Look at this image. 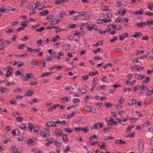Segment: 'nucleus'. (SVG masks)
Returning a JSON list of instances; mask_svg holds the SVG:
<instances>
[{
    "label": "nucleus",
    "instance_id": "obj_1",
    "mask_svg": "<svg viewBox=\"0 0 153 153\" xmlns=\"http://www.w3.org/2000/svg\"><path fill=\"white\" fill-rule=\"evenodd\" d=\"M84 109L86 111L88 112H91L95 113L96 112V109L92 106H85Z\"/></svg>",
    "mask_w": 153,
    "mask_h": 153
},
{
    "label": "nucleus",
    "instance_id": "obj_2",
    "mask_svg": "<svg viewBox=\"0 0 153 153\" xmlns=\"http://www.w3.org/2000/svg\"><path fill=\"white\" fill-rule=\"evenodd\" d=\"M61 21V19L57 18V16H54L51 19L50 22L51 25H55L58 23L59 22H60Z\"/></svg>",
    "mask_w": 153,
    "mask_h": 153
},
{
    "label": "nucleus",
    "instance_id": "obj_3",
    "mask_svg": "<svg viewBox=\"0 0 153 153\" xmlns=\"http://www.w3.org/2000/svg\"><path fill=\"white\" fill-rule=\"evenodd\" d=\"M36 5L33 3H30L28 4L27 8L29 10H35L36 9Z\"/></svg>",
    "mask_w": 153,
    "mask_h": 153
},
{
    "label": "nucleus",
    "instance_id": "obj_4",
    "mask_svg": "<svg viewBox=\"0 0 153 153\" xmlns=\"http://www.w3.org/2000/svg\"><path fill=\"white\" fill-rule=\"evenodd\" d=\"M103 18V23H107L110 22L111 20V19L107 14L104 15Z\"/></svg>",
    "mask_w": 153,
    "mask_h": 153
},
{
    "label": "nucleus",
    "instance_id": "obj_5",
    "mask_svg": "<svg viewBox=\"0 0 153 153\" xmlns=\"http://www.w3.org/2000/svg\"><path fill=\"white\" fill-rule=\"evenodd\" d=\"M42 133L44 137H45L46 136H48L50 135L49 131L47 128L43 130Z\"/></svg>",
    "mask_w": 153,
    "mask_h": 153
},
{
    "label": "nucleus",
    "instance_id": "obj_6",
    "mask_svg": "<svg viewBox=\"0 0 153 153\" xmlns=\"http://www.w3.org/2000/svg\"><path fill=\"white\" fill-rule=\"evenodd\" d=\"M126 9L124 8H121L118 12V13L121 16H123L126 13Z\"/></svg>",
    "mask_w": 153,
    "mask_h": 153
},
{
    "label": "nucleus",
    "instance_id": "obj_7",
    "mask_svg": "<svg viewBox=\"0 0 153 153\" xmlns=\"http://www.w3.org/2000/svg\"><path fill=\"white\" fill-rule=\"evenodd\" d=\"M48 142L45 144V146L48 147L51 144L53 143L54 141V138H51L50 139H47Z\"/></svg>",
    "mask_w": 153,
    "mask_h": 153
},
{
    "label": "nucleus",
    "instance_id": "obj_8",
    "mask_svg": "<svg viewBox=\"0 0 153 153\" xmlns=\"http://www.w3.org/2000/svg\"><path fill=\"white\" fill-rule=\"evenodd\" d=\"M46 125L47 127H50L51 126H56V123L53 121L50 122H48L46 124Z\"/></svg>",
    "mask_w": 153,
    "mask_h": 153
},
{
    "label": "nucleus",
    "instance_id": "obj_9",
    "mask_svg": "<svg viewBox=\"0 0 153 153\" xmlns=\"http://www.w3.org/2000/svg\"><path fill=\"white\" fill-rule=\"evenodd\" d=\"M58 130L59 129L58 128H57L55 130L54 132L55 135L57 137H59V136L62 135L63 134L62 130Z\"/></svg>",
    "mask_w": 153,
    "mask_h": 153
},
{
    "label": "nucleus",
    "instance_id": "obj_10",
    "mask_svg": "<svg viewBox=\"0 0 153 153\" xmlns=\"http://www.w3.org/2000/svg\"><path fill=\"white\" fill-rule=\"evenodd\" d=\"M36 7L37 6L38 9L41 10L44 8V5L42 4H40V2L37 1L36 3Z\"/></svg>",
    "mask_w": 153,
    "mask_h": 153
},
{
    "label": "nucleus",
    "instance_id": "obj_11",
    "mask_svg": "<svg viewBox=\"0 0 153 153\" xmlns=\"http://www.w3.org/2000/svg\"><path fill=\"white\" fill-rule=\"evenodd\" d=\"M128 33H123L121 35L119 36V39L120 40H123L124 39L128 36Z\"/></svg>",
    "mask_w": 153,
    "mask_h": 153
},
{
    "label": "nucleus",
    "instance_id": "obj_12",
    "mask_svg": "<svg viewBox=\"0 0 153 153\" xmlns=\"http://www.w3.org/2000/svg\"><path fill=\"white\" fill-rule=\"evenodd\" d=\"M27 49L28 50V51L30 52H37L40 51V49L38 48V49H31L29 47H27Z\"/></svg>",
    "mask_w": 153,
    "mask_h": 153
},
{
    "label": "nucleus",
    "instance_id": "obj_13",
    "mask_svg": "<svg viewBox=\"0 0 153 153\" xmlns=\"http://www.w3.org/2000/svg\"><path fill=\"white\" fill-rule=\"evenodd\" d=\"M60 141H61L59 138H58L56 139L55 141L56 145L57 146H61L62 144V143L61 142H59Z\"/></svg>",
    "mask_w": 153,
    "mask_h": 153
},
{
    "label": "nucleus",
    "instance_id": "obj_14",
    "mask_svg": "<svg viewBox=\"0 0 153 153\" xmlns=\"http://www.w3.org/2000/svg\"><path fill=\"white\" fill-rule=\"evenodd\" d=\"M136 78L139 80H141L145 78L146 76L140 75L139 74H137L135 76Z\"/></svg>",
    "mask_w": 153,
    "mask_h": 153
},
{
    "label": "nucleus",
    "instance_id": "obj_15",
    "mask_svg": "<svg viewBox=\"0 0 153 153\" xmlns=\"http://www.w3.org/2000/svg\"><path fill=\"white\" fill-rule=\"evenodd\" d=\"M34 140L32 139H30L28 140H27V143L28 145L30 146H33L34 145Z\"/></svg>",
    "mask_w": 153,
    "mask_h": 153
},
{
    "label": "nucleus",
    "instance_id": "obj_16",
    "mask_svg": "<svg viewBox=\"0 0 153 153\" xmlns=\"http://www.w3.org/2000/svg\"><path fill=\"white\" fill-rule=\"evenodd\" d=\"M49 13V12L48 10H44L42 11L39 13V16H44L46 14Z\"/></svg>",
    "mask_w": 153,
    "mask_h": 153
},
{
    "label": "nucleus",
    "instance_id": "obj_17",
    "mask_svg": "<svg viewBox=\"0 0 153 153\" xmlns=\"http://www.w3.org/2000/svg\"><path fill=\"white\" fill-rule=\"evenodd\" d=\"M115 143L118 144H124L126 143V142L123 141L122 140H114Z\"/></svg>",
    "mask_w": 153,
    "mask_h": 153
},
{
    "label": "nucleus",
    "instance_id": "obj_18",
    "mask_svg": "<svg viewBox=\"0 0 153 153\" xmlns=\"http://www.w3.org/2000/svg\"><path fill=\"white\" fill-rule=\"evenodd\" d=\"M56 122L57 124H59L60 123L62 125H65V124H66V125H68L69 124L68 122H67L66 123L64 120H63L62 121H60L59 120H57L56 121Z\"/></svg>",
    "mask_w": 153,
    "mask_h": 153
},
{
    "label": "nucleus",
    "instance_id": "obj_19",
    "mask_svg": "<svg viewBox=\"0 0 153 153\" xmlns=\"http://www.w3.org/2000/svg\"><path fill=\"white\" fill-rule=\"evenodd\" d=\"M70 48V45L69 44H65L62 46V49L65 50H69Z\"/></svg>",
    "mask_w": 153,
    "mask_h": 153
},
{
    "label": "nucleus",
    "instance_id": "obj_20",
    "mask_svg": "<svg viewBox=\"0 0 153 153\" xmlns=\"http://www.w3.org/2000/svg\"><path fill=\"white\" fill-rule=\"evenodd\" d=\"M0 91L1 93L8 92H9V89L4 87H1L0 88Z\"/></svg>",
    "mask_w": 153,
    "mask_h": 153
},
{
    "label": "nucleus",
    "instance_id": "obj_21",
    "mask_svg": "<svg viewBox=\"0 0 153 153\" xmlns=\"http://www.w3.org/2000/svg\"><path fill=\"white\" fill-rule=\"evenodd\" d=\"M143 10L142 9H140V10H137L136 11H134V14L141 15L142 14Z\"/></svg>",
    "mask_w": 153,
    "mask_h": 153
},
{
    "label": "nucleus",
    "instance_id": "obj_22",
    "mask_svg": "<svg viewBox=\"0 0 153 153\" xmlns=\"http://www.w3.org/2000/svg\"><path fill=\"white\" fill-rule=\"evenodd\" d=\"M143 143L142 142H140L138 145L139 150H141L143 149Z\"/></svg>",
    "mask_w": 153,
    "mask_h": 153
},
{
    "label": "nucleus",
    "instance_id": "obj_23",
    "mask_svg": "<svg viewBox=\"0 0 153 153\" xmlns=\"http://www.w3.org/2000/svg\"><path fill=\"white\" fill-rule=\"evenodd\" d=\"M146 25V24L145 23L143 22H140L138 23L137 24V26L139 28H141L143 27H144Z\"/></svg>",
    "mask_w": 153,
    "mask_h": 153
},
{
    "label": "nucleus",
    "instance_id": "obj_24",
    "mask_svg": "<svg viewBox=\"0 0 153 153\" xmlns=\"http://www.w3.org/2000/svg\"><path fill=\"white\" fill-rule=\"evenodd\" d=\"M33 127V124L31 123H29L27 126L28 130L29 131H32V129Z\"/></svg>",
    "mask_w": 153,
    "mask_h": 153
},
{
    "label": "nucleus",
    "instance_id": "obj_25",
    "mask_svg": "<svg viewBox=\"0 0 153 153\" xmlns=\"http://www.w3.org/2000/svg\"><path fill=\"white\" fill-rule=\"evenodd\" d=\"M33 130L35 132H38L39 131V132H41V130H39V127L38 126H33Z\"/></svg>",
    "mask_w": 153,
    "mask_h": 153
},
{
    "label": "nucleus",
    "instance_id": "obj_26",
    "mask_svg": "<svg viewBox=\"0 0 153 153\" xmlns=\"http://www.w3.org/2000/svg\"><path fill=\"white\" fill-rule=\"evenodd\" d=\"M98 145L101 149H105V148L104 144L102 142H100Z\"/></svg>",
    "mask_w": 153,
    "mask_h": 153
},
{
    "label": "nucleus",
    "instance_id": "obj_27",
    "mask_svg": "<svg viewBox=\"0 0 153 153\" xmlns=\"http://www.w3.org/2000/svg\"><path fill=\"white\" fill-rule=\"evenodd\" d=\"M71 147L69 146V145H68L66 147V149L64 150V152L65 153H67L68 151H71V152H72L73 151H71V150L70 149Z\"/></svg>",
    "mask_w": 153,
    "mask_h": 153
},
{
    "label": "nucleus",
    "instance_id": "obj_28",
    "mask_svg": "<svg viewBox=\"0 0 153 153\" xmlns=\"http://www.w3.org/2000/svg\"><path fill=\"white\" fill-rule=\"evenodd\" d=\"M10 151L12 152L17 153V148L14 146L11 147L10 148Z\"/></svg>",
    "mask_w": 153,
    "mask_h": 153
},
{
    "label": "nucleus",
    "instance_id": "obj_29",
    "mask_svg": "<svg viewBox=\"0 0 153 153\" xmlns=\"http://www.w3.org/2000/svg\"><path fill=\"white\" fill-rule=\"evenodd\" d=\"M62 137L63 140L65 142H67L68 140V139L67 137V135L66 134H62Z\"/></svg>",
    "mask_w": 153,
    "mask_h": 153
},
{
    "label": "nucleus",
    "instance_id": "obj_30",
    "mask_svg": "<svg viewBox=\"0 0 153 153\" xmlns=\"http://www.w3.org/2000/svg\"><path fill=\"white\" fill-rule=\"evenodd\" d=\"M113 118L111 117V118L107 121L108 125L109 126L111 125L113 123Z\"/></svg>",
    "mask_w": 153,
    "mask_h": 153
},
{
    "label": "nucleus",
    "instance_id": "obj_31",
    "mask_svg": "<svg viewBox=\"0 0 153 153\" xmlns=\"http://www.w3.org/2000/svg\"><path fill=\"white\" fill-rule=\"evenodd\" d=\"M59 106H53L52 107L50 106L48 109V111L53 110L58 107Z\"/></svg>",
    "mask_w": 153,
    "mask_h": 153
},
{
    "label": "nucleus",
    "instance_id": "obj_32",
    "mask_svg": "<svg viewBox=\"0 0 153 153\" xmlns=\"http://www.w3.org/2000/svg\"><path fill=\"white\" fill-rule=\"evenodd\" d=\"M142 35V33H135L133 35V36L136 38H137V36L140 37Z\"/></svg>",
    "mask_w": 153,
    "mask_h": 153
},
{
    "label": "nucleus",
    "instance_id": "obj_33",
    "mask_svg": "<svg viewBox=\"0 0 153 153\" xmlns=\"http://www.w3.org/2000/svg\"><path fill=\"white\" fill-rule=\"evenodd\" d=\"M88 130L89 129L88 126H87L85 128L83 127H81V130L83 131L85 133H86Z\"/></svg>",
    "mask_w": 153,
    "mask_h": 153
},
{
    "label": "nucleus",
    "instance_id": "obj_34",
    "mask_svg": "<svg viewBox=\"0 0 153 153\" xmlns=\"http://www.w3.org/2000/svg\"><path fill=\"white\" fill-rule=\"evenodd\" d=\"M123 19H122L120 17H118L115 20V22H123L122 21Z\"/></svg>",
    "mask_w": 153,
    "mask_h": 153
},
{
    "label": "nucleus",
    "instance_id": "obj_35",
    "mask_svg": "<svg viewBox=\"0 0 153 153\" xmlns=\"http://www.w3.org/2000/svg\"><path fill=\"white\" fill-rule=\"evenodd\" d=\"M26 76L28 79H31L33 77V75L32 74L27 73Z\"/></svg>",
    "mask_w": 153,
    "mask_h": 153
},
{
    "label": "nucleus",
    "instance_id": "obj_36",
    "mask_svg": "<svg viewBox=\"0 0 153 153\" xmlns=\"http://www.w3.org/2000/svg\"><path fill=\"white\" fill-rule=\"evenodd\" d=\"M45 29V27H40L39 28H37L36 29V31L41 32H42Z\"/></svg>",
    "mask_w": 153,
    "mask_h": 153
},
{
    "label": "nucleus",
    "instance_id": "obj_37",
    "mask_svg": "<svg viewBox=\"0 0 153 153\" xmlns=\"http://www.w3.org/2000/svg\"><path fill=\"white\" fill-rule=\"evenodd\" d=\"M59 15L60 18L61 19H63L64 17V15H65V13L64 11L59 12Z\"/></svg>",
    "mask_w": 153,
    "mask_h": 153
},
{
    "label": "nucleus",
    "instance_id": "obj_38",
    "mask_svg": "<svg viewBox=\"0 0 153 153\" xmlns=\"http://www.w3.org/2000/svg\"><path fill=\"white\" fill-rule=\"evenodd\" d=\"M135 134V132H133L132 133H129L128 135H127V136L126 137H134Z\"/></svg>",
    "mask_w": 153,
    "mask_h": 153
},
{
    "label": "nucleus",
    "instance_id": "obj_39",
    "mask_svg": "<svg viewBox=\"0 0 153 153\" xmlns=\"http://www.w3.org/2000/svg\"><path fill=\"white\" fill-rule=\"evenodd\" d=\"M150 101L149 99L147 98H146L144 100V104L145 105H149V104Z\"/></svg>",
    "mask_w": 153,
    "mask_h": 153
},
{
    "label": "nucleus",
    "instance_id": "obj_40",
    "mask_svg": "<svg viewBox=\"0 0 153 153\" xmlns=\"http://www.w3.org/2000/svg\"><path fill=\"white\" fill-rule=\"evenodd\" d=\"M19 22V20L18 19H16L14 22H11L10 24L11 25H16Z\"/></svg>",
    "mask_w": 153,
    "mask_h": 153
},
{
    "label": "nucleus",
    "instance_id": "obj_41",
    "mask_svg": "<svg viewBox=\"0 0 153 153\" xmlns=\"http://www.w3.org/2000/svg\"><path fill=\"white\" fill-rule=\"evenodd\" d=\"M16 131H17L19 133V131L16 129L14 130L11 131L12 134L14 135V136H16V135H18V134H17Z\"/></svg>",
    "mask_w": 153,
    "mask_h": 153
},
{
    "label": "nucleus",
    "instance_id": "obj_42",
    "mask_svg": "<svg viewBox=\"0 0 153 153\" xmlns=\"http://www.w3.org/2000/svg\"><path fill=\"white\" fill-rule=\"evenodd\" d=\"M145 78H146V79L143 80V83H147L149 80L150 79L149 77H147L146 76Z\"/></svg>",
    "mask_w": 153,
    "mask_h": 153
},
{
    "label": "nucleus",
    "instance_id": "obj_43",
    "mask_svg": "<svg viewBox=\"0 0 153 153\" xmlns=\"http://www.w3.org/2000/svg\"><path fill=\"white\" fill-rule=\"evenodd\" d=\"M23 147H20L18 148H17V153H19L21 152L23 150Z\"/></svg>",
    "mask_w": 153,
    "mask_h": 153
},
{
    "label": "nucleus",
    "instance_id": "obj_44",
    "mask_svg": "<svg viewBox=\"0 0 153 153\" xmlns=\"http://www.w3.org/2000/svg\"><path fill=\"white\" fill-rule=\"evenodd\" d=\"M147 7L150 10H153V4H149L147 5Z\"/></svg>",
    "mask_w": 153,
    "mask_h": 153
},
{
    "label": "nucleus",
    "instance_id": "obj_45",
    "mask_svg": "<svg viewBox=\"0 0 153 153\" xmlns=\"http://www.w3.org/2000/svg\"><path fill=\"white\" fill-rule=\"evenodd\" d=\"M31 64L33 65H37L36 60L34 59H33L31 61Z\"/></svg>",
    "mask_w": 153,
    "mask_h": 153
},
{
    "label": "nucleus",
    "instance_id": "obj_46",
    "mask_svg": "<svg viewBox=\"0 0 153 153\" xmlns=\"http://www.w3.org/2000/svg\"><path fill=\"white\" fill-rule=\"evenodd\" d=\"M97 22L98 23L102 24L103 22V19H99L96 20Z\"/></svg>",
    "mask_w": 153,
    "mask_h": 153
},
{
    "label": "nucleus",
    "instance_id": "obj_47",
    "mask_svg": "<svg viewBox=\"0 0 153 153\" xmlns=\"http://www.w3.org/2000/svg\"><path fill=\"white\" fill-rule=\"evenodd\" d=\"M114 137H112L111 135L109 137H108L107 138L106 137H104V140H108V139H111V140H114Z\"/></svg>",
    "mask_w": 153,
    "mask_h": 153
},
{
    "label": "nucleus",
    "instance_id": "obj_48",
    "mask_svg": "<svg viewBox=\"0 0 153 153\" xmlns=\"http://www.w3.org/2000/svg\"><path fill=\"white\" fill-rule=\"evenodd\" d=\"M153 93V89L147 92L146 95V96H150Z\"/></svg>",
    "mask_w": 153,
    "mask_h": 153
},
{
    "label": "nucleus",
    "instance_id": "obj_49",
    "mask_svg": "<svg viewBox=\"0 0 153 153\" xmlns=\"http://www.w3.org/2000/svg\"><path fill=\"white\" fill-rule=\"evenodd\" d=\"M33 151L35 153H41V151L37 148H34Z\"/></svg>",
    "mask_w": 153,
    "mask_h": 153
},
{
    "label": "nucleus",
    "instance_id": "obj_50",
    "mask_svg": "<svg viewBox=\"0 0 153 153\" xmlns=\"http://www.w3.org/2000/svg\"><path fill=\"white\" fill-rule=\"evenodd\" d=\"M133 68H134L137 71H140V67L138 65H134L133 66Z\"/></svg>",
    "mask_w": 153,
    "mask_h": 153
},
{
    "label": "nucleus",
    "instance_id": "obj_51",
    "mask_svg": "<svg viewBox=\"0 0 153 153\" xmlns=\"http://www.w3.org/2000/svg\"><path fill=\"white\" fill-rule=\"evenodd\" d=\"M72 34L74 35L78 36V35L81 34V33H79L78 31H73V32L72 33Z\"/></svg>",
    "mask_w": 153,
    "mask_h": 153
},
{
    "label": "nucleus",
    "instance_id": "obj_52",
    "mask_svg": "<svg viewBox=\"0 0 153 153\" xmlns=\"http://www.w3.org/2000/svg\"><path fill=\"white\" fill-rule=\"evenodd\" d=\"M129 119H131L132 123H134L137 120V117H134L133 118H129Z\"/></svg>",
    "mask_w": 153,
    "mask_h": 153
},
{
    "label": "nucleus",
    "instance_id": "obj_53",
    "mask_svg": "<svg viewBox=\"0 0 153 153\" xmlns=\"http://www.w3.org/2000/svg\"><path fill=\"white\" fill-rule=\"evenodd\" d=\"M109 33H110L111 35H114V34L115 33V30H112L111 29H110L109 30Z\"/></svg>",
    "mask_w": 153,
    "mask_h": 153
},
{
    "label": "nucleus",
    "instance_id": "obj_54",
    "mask_svg": "<svg viewBox=\"0 0 153 153\" xmlns=\"http://www.w3.org/2000/svg\"><path fill=\"white\" fill-rule=\"evenodd\" d=\"M140 89L142 90L143 89L146 90H148V88H147L146 86L145 85H142V87L140 88Z\"/></svg>",
    "mask_w": 153,
    "mask_h": 153
},
{
    "label": "nucleus",
    "instance_id": "obj_55",
    "mask_svg": "<svg viewBox=\"0 0 153 153\" xmlns=\"http://www.w3.org/2000/svg\"><path fill=\"white\" fill-rule=\"evenodd\" d=\"M109 8L108 6H104L102 7V10L104 11L108 10Z\"/></svg>",
    "mask_w": 153,
    "mask_h": 153
},
{
    "label": "nucleus",
    "instance_id": "obj_56",
    "mask_svg": "<svg viewBox=\"0 0 153 153\" xmlns=\"http://www.w3.org/2000/svg\"><path fill=\"white\" fill-rule=\"evenodd\" d=\"M62 66H54L53 67V68L56 70H60L62 68Z\"/></svg>",
    "mask_w": 153,
    "mask_h": 153
},
{
    "label": "nucleus",
    "instance_id": "obj_57",
    "mask_svg": "<svg viewBox=\"0 0 153 153\" xmlns=\"http://www.w3.org/2000/svg\"><path fill=\"white\" fill-rule=\"evenodd\" d=\"M149 143L151 146H153V138L149 139Z\"/></svg>",
    "mask_w": 153,
    "mask_h": 153
},
{
    "label": "nucleus",
    "instance_id": "obj_58",
    "mask_svg": "<svg viewBox=\"0 0 153 153\" xmlns=\"http://www.w3.org/2000/svg\"><path fill=\"white\" fill-rule=\"evenodd\" d=\"M62 3L61 0H56L55 4L57 5H59Z\"/></svg>",
    "mask_w": 153,
    "mask_h": 153
},
{
    "label": "nucleus",
    "instance_id": "obj_59",
    "mask_svg": "<svg viewBox=\"0 0 153 153\" xmlns=\"http://www.w3.org/2000/svg\"><path fill=\"white\" fill-rule=\"evenodd\" d=\"M64 130L65 131H66L68 133H70L71 132H72L73 131V130H71L69 129H68L67 128H65L64 129Z\"/></svg>",
    "mask_w": 153,
    "mask_h": 153
},
{
    "label": "nucleus",
    "instance_id": "obj_60",
    "mask_svg": "<svg viewBox=\"0 0 153 153\" xmlns=\"http://www.w3.org/2000/svg\"><path fill=\"white\" fill-rule=\"evenodd\" d=\"M140 88V87L139 85H137L136 86L134 87V91L136 92V91L138 90V88Z\"/></svg>",
    "mask_w": 153,
    "mask_h": 153
},
{
    "label": "nucleus",
    "instance_id": "obj_61",
    "mask_svg": "<svg viewBox=\"0 0 153 153\" xmlns=\"http://www.w3.org/2000/svg\"><path fill=\"white\" fill-rule=\"evenodd\" d=\"M23 120V117H18L16 119V120H17L18 122H20V121H22Z\"/></svg>",
    "mask_w": 153,
    "mask_h": 153
},
{
    "label": "nucleus",
    "instance_id": "obj_62",
    "mask_svg": "<svg viewBox=\"0 0 153 153\" xmlns=\"http://www.w3.org/2000/svg\"><path fill=\"white\" fill-rule=\"evenodd\" d=\"M79 101L80 100L79 99L74 98V100H73V102L74 103H75L76 102H79Z\"/></svg>",
    "mask_w": 153,
    "mask_h": 153
},
{
    "label": "nucleus",
    "instance_id": "obj_63",
    "mask_svg": "<svg viewBox=\"0 0 153 153\" xmlns=\"http://www.w3.org/2000/svg\"><path fill=\"white\" fill-rule=\"evenodd\" d=\"M20 128L23 130H25L26 128V126L23 124H21L20 125Z\"/></svg>",
    "mask_w": 153,
    "mask_h": 153
},
{
    "label": "nucleus",
    "instance_id": "obj_64",
    "mask_svg": "<svg viewBox=\"0 0 153 153\" xmlns=\"http://www.w3.org/2000/svg\"><path fill=\"white\" fill-rule=\"evenodd\" d=\"M33 94V93L32 92H30V91H28L26 95L27 96H31Z\"/></svg>",
    "mask_w": 153,
    "mask_h": 153
}]
</instances>
